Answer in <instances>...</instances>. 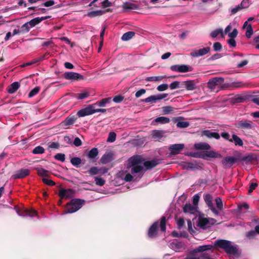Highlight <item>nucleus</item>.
<instances>
[{
  "instance_id": "nucleus-1",
  "label": "nucleus",
  "mask_w": 259,
  "mask_h": 259,
  "mask_svg": "<svg viewBox=\"0 0 259 259\" xmlns=\"http://www.w3.org/2000/svg\"><path fill=\"white\" fill-rule=\"evenodd\" d=\"M157 164L156 160L145 161L140 155H134L127 160V167H131L132 174L135 176H138L139 178L143 176L144 167L147 169H151Z\"/></svg>"
},
{
  "instance_id": "nucleus-2",
  "label": "nucleus",
  "mask_w": 259,
  "mask_h": 259,
  "mask_svg": "<svg viewBox=\"0 0 259 259\" xmlns=\"http://www.w3.org/2000/svg\"><path fill=\"white\" fill-rule=\"evenodd\" d=\"M214 245L223 249L228 254L235 257L239 255V252L236 245L232 242L226 240H217Z\"/></svg>"
},
{
  "instance_id": "nucleus-3",
  "label": "nucleus",
  "mask_w": 259,
  "mask_h": 259,
  "mask_svg": "<svg viewBox=\"0 0 259 259\" xmlns=\"http://www.w3.org/2000/svg\"><path fill=\"white\" fill-rule=\"evenodd\" d=\"M84 201L79 199H73L68 203L63 214L71 213L79 210L84 204Z\"/></svg>"
},
{
  "instance_id": "nucleus-4",
  "label": "nucleus",
  "mask_w": 259,
  "mask_h": 259,
  "mask_svg": "<svg viewBox=\"0 0 259 259\" xmlns=\"http://www.w3.org/2000/svg\"><path fill=\"white\" fill-rule=\"evenodd\" d=\"M216 222V220L212 218L205 217L204 215L199 216L197 225L202 229L206 230L210 228Z\"/></svg>"
},
{
  "instance_id": "nucleus-5",
  "label": "nucleus",
  "mask_w": 259,
  "mask_h": 259,
  "mask_svg": "<svg viewBox=\"0 0 259 259\" xmlns=\"http://www.w3.org/2000/svg\"><path fill=\"white\" fill-rule=\"evenodd\" d=\"M126 169V170H122L119 171L117 174L116 178L120 179L126 182H131L134 178L136 180L140 179L138 176H135L132 174L131 167L128 168L127 166Z\"/></svg>"
},
{
  "instance_id": "nucleus-6",
  "label": "nucleus",
  "mask_w": 259,
  "mask_h": 259,
  "mask_svg": "<svg viewBox=\"0 0 259 259\" xmlns=\"http://www.w3.org/2000/svg\"><path fill=\"white\" fill-rule=\"evenodd\" d=\"M76 119L77 118L75 115H70L59 124V126L63 129H68L70 126L74 124Z\"/></svg>"
},
{
  "instance_id": "nucleus-7",
  "label": "nucleus",
  "mask_w": 259,
  "mask_h": 259,
  "mask_svg": "<svg viewBox=\"0 0 259 259\" xmlns=\"http://www.w3.org/2000/svg\"><path fill=\"white\" fill-rule=\"evenodd\" d=\"M170 69L175 72L186 73L193 70V68L188 65H174L170 66Z\"/></svg>"
},
{
  "instance_id": "nucleus-8",
  "label": "nucleus",
  "mask_w": 259,
  "mask_h": 259,
  "mask_svg": "<svg viewBox=\"0 0 259 259\" xmlns=\"http://www.w3.org/2000/svg\"><path fill=\"white\" fill-rule=\"evenodd\" d=\"M96 104L89 105L87 107L79 110L77 115L78 117H81L93 114L95 113L94 108Z\"/></svg>"
},
{
  "instance_id": "nucleus-9",
  "label": "nucleus",
  "mask_w": 259,
  "mask_h": 259,
  "mask_svg": "<svg viewBox=\"0 0 259 259\" xmlns=\"http://www.w3.org/2000/svg\"><path fill=\"white\" fill-rule=\"evenodd\" d=\"M168 246L176 252L182 251L185 248V244L183 243L176 239L173 240L169 242Z\"/></svg>"
},
{
  "instance_id": "nucleus-10",
  "label": "nucleus",
  "mask_w": 259,
  "mask_h": 259,
  "mask_svg": "<svg viewBox=\"0 0 259 259\" xmlns=\"http://www.w3.org/2000/svg\"><path fill=\"white\" fill-rule=\"evenodd\" d=\"M210 48L207 47L199 50L195 49L190 53V56L193 58H197L204 56L210 51Z\"/></svg>"
},
{
  "instance_id": "nucleus-11",
  "label": "nucleus",
  "mask_w": 259,
  "mask_h": 259,
  "mask_svg": "<svg viewBox=\"0 0 259 259\" xmlns=\"http://www.w3.org/2000/svg\"><path fill=\"white\" fill-rule=\"evenodd\" d=\"M194 157H200L206 160H208V158H218L221 157V155L213 151H206L202 154H195L193 155Z\"/></svg>"
},
{
  "instance_id": "nucleus-12",
  "label": "nucleus",
  "mask_w": 259,
  "mask_h": 259,
  "mask_svg": "<svg viewBox=\"0 0 259 259\" xmlns=\"http://www.w3.org/2000/svg\"><path fill=\"white\" fill-rule=\"evenodd\" d=\"M74 191L72 189H62L59 192V196L62 199H69L73 197Z\"/></svg>"
},
{
  "instance_id": "nucleus-13",
  "label": "nucleus",
  "mask_w": 259,
  "mask_h": 259,
  "mask_svg": "<svg viewBox=\"0 0 259 259\" xmlns=\"http://www.w3.org/2000/svg\"><path fill=\"white\" fill-rule=\"evenodd\" d=\"M224 79L223 77H213L208 81L207 83L208 87L211 90H213L215 86L221 85L224 82Z\"/></svg>"
},
{
  "instance_id": "nucleus-14",
  "label": "nucleus",
  "mask_w": 259,
  "mask_h": 259,
  "mask_svg": "<svg viewBox=\"0 0 259 259\" xmlns=\"http://www.w3.org/2000/svg\"><path fill=\"white\" fill-rule=\"evenodd\" d=\"M198 207L193 206L191 203H186L183 207V211L190 215H195L198 211Z\"/></svg>"
},
{
  "instance_id": "nucleus-15",
  "label": "nucleus",
  "mask_w": 259,
  "mask_h": 259,
  "mask_svg": "<svg viewBox=\"0 0 259 259\" xmlns=\"http://www.w3.org/2000/svg\"><path fill=\"white\" fill-rule=\"evenodd\" d=\"M30 171L28 169L22 168L16 171L12 176V178L14 179H22L29 175Z\"/></svg>"
},
{
  "instance_id": "nucleus-16",
  "label": "nucleus",
  "mask_w": 259,
  "mask_h": 259,
  "mask_svg": "<svg viewBox=\"0 0 259 259\" xmlns=\"http://www.w3.org/2000/svg\"><path fill=\"white\" fill-rule=\"evenodd\" d=\"M17 214L21 217H34L37 215V212L33 209H25L22 211L17 210Z\"/></svg>"
},
{
  "instance_id": "nucleus-17",
  "label": "nucleus",
  "mask_w": 259,
  "mask_h": 259,
  "mask_svg": "<svg viewBox=\"0 0 259 259\" xmlns=\"http://www.w3.org/2000/svg\"><path fill=\"white\" fill-rule=\"evenodd\" d=\"M167 96V94L152 95L146 98L143 101L146 103L155 102L156 101L162 100Z\"/></svg>"
},
{
  "instance_id": "nucleus-18",
  "label": "nucleus",
  "mask_w": 259,
  "mask_h": 259,
  "mask_svg": "<svg viewBox=\"0 0 259 259\" xmlns=\"http://www.w3.org/2000/svg\"><path fill=\"white\" fill-rule=\"evenodd\" d=\"M108 171V169L105 167L99 168L97 166H94L90 168L89 172L91 175H104L107 173Z\"/></svg>"
},
{
  "instance_id": "nucleus-19",
  "label": "nucleus",
  "mask_w": 259,
  "mask_h": 259,
  "mask_svg": "<svg viewBox=\"0 0 259 259\" xmlns=\"http://www.w3.org/2000/svg\"><path fill=\"white\" fill-rule=\"evenodd\" d=\"M64 77L67 79L71 80H82L84 78L82 75L74 72H65L64 73Z\"/></svg>"
},
{
  "instance_id": "nucleus-20",
  "label": "nucleus",
  "mask_w": 259,
  "mask_h": 259,
  "mask_svg": "<svg viewBox=\"0 0 259 259\" xmlns=\"http://www.w3.org/2000/svg\"><path fill=\"white\" fill-rule=\"evenodd\" d=\"M237 161L238 159L235 157L228 156L225 157L222 162L225 167L230 168Z\"/></svg>"
},
{
  "instance_id": "nucleus-21",
  "label": "nucleus",
  "mask_w": 259,
  "mask_h": 259,
  "mask_svg": "<svg viewBox=\"0 0 259 259\" xmlns=\"http://www.w3.org/2000/svg\"><path fill=\"white\" fill-rule=\"evenodd\" d=\"M184 148V145L183 144H176L170 145L169 150L171 154H178L180 153Z\"/></svg>"
},
{
  "instance_id": "nucleus-22",
  "label": "nucleus",
  "mask_w": 259,
  "mask_h": 259,
  "mask_svg": "<svg viewBox=\"0 0 259 259\" xmlns=\"http://www.w3.org/2000/svg\"><path fill=\"white\" fill-rule=\"evenodd\" d=\"M238 34V30L234 28L233 31L228 33V36L231 38L228 40V43L231 47L234 48L236 46V41L234 39Z\"/></svg>"
},
{
  "instance_id": "nucleus-23",
  "label": "nucleus",
  "mask_w": 259,
  "mask_h": 259,
  "mask_svg": "<svg viewBox=\"0 0 259 259\" xmlns=\"http://www.w3.org/2000/svg\"><path fill=\"white\" fill-rule=\"evenodd\" d=\"M252 122L250 121L241 120L236 124L238 128L243 129H250L252 127Z\"/></svg>"
},
{
  "instance_id": "nucleus-24",
  "label": "nucleus",
  "mask_w": 259,
  "mask_h": 259,
  "mask_svg": "<svg viewBox=\"0 0 259 259\" xmlns=\"http://www.w3.org/2000/svg\"><path fill=\"white\" fill-rule=\"evenodd\" d=\"M122 8L124 10L130 11L139 10L140 9V6L134 3L127 2L123 4Z\"/></svg>"
},
{
  "instance_id": "nucleus-25",
  "label": "nucleus",
  "mask_w": 259,
  "mask_h": 259,
  "mask_svg": "<svg viewBox=\"0 0 259 259\" xmlns=\"http://www.w3.org/2000/svg\"><path fill=\"white\" fill-rule=\"evenodd\" d=\"M50 16H47L45 17H36L29 22H27L29 24L31 28L34 27L35 25H37L39 23H40L42 21L45 20L47 19L50 18Z\"/></svg>"
},
{
  "instance_id": "nucleus-26",
  "label": "nucleus",
  "mask_w": 259,
  "mask_h": 259,
  "mask_svg": "<svg viewBox=\"0 0 259 259\" xmlns=\"http://www.w3.org/2000/svg\"><path fill=\"white\" fill-rule=\"evenodd\" d=\"M158 225V222H156L151 226L148 233L150 238H153L156 236Z\"/></svg>"
},
{
  "instance_id": "nucleus-27",
  "label": "nucleus",
  "mask_w": 259,
  "mask_h": 259,
  "mask_svg": "<svg viewBox=\"0 0 259 259\" xmlns=\"http://www.w3.org/2000/svg\"><path fill=\"white\" fill-rule=\"evenodd\" d=\"M243 28L246 29L245 35L246 37L250 38L253 34V29L251 24H249L248 21H245L243 24Z\"/></svg>"
},
{
  "instance_id": "nucleus-28",
  "label": "nucleus",
  "mask_w": 259,
  "mask_h": 259,
  "mask_svg": "<svg viewBox=\"0 0 259 259\" xmlns=\"http://www.w3.org/2000/svg\"><path fill=\"white\" fill-rule=\"evenodd\" d=\"M113 154L111 152H106L101 158L100 161L102 164H106L112 161Z\"/></svg>"
},
{
  "instance_id": "nucleus-29",
  "label": "nucleus",
  "mask_w": 259,
  "mask_h": 259,
  "mask_svg": "<svg viewBox=\"0 0 259 259\" xmlns=\"http://www.w3.org/2000/svg\"><path fill=\"white\" fill-rule=\"evenodd\" d=\"M98 153L99 151L98 149L97 148H93L88 153L87 156L93 162H95Z\"/></svg>"
},
{
  "instance_id": "nucleus-30",
  "label": "nucleus",
  "mask_w": 259,
  "mask_h": 259,
  "mask_svg": "<svg viewBox=\"0 0 259 259\" xmlns=\"http://www.w3.org/2000/svg\"><path fill=\"white\" fill-rule=\"evenodd\" d=\"M203 135L205 136L208 138H214L217 140L220 138V136L218 133L212 132L209 130H206L204 131Z\"/></svg>"
},
{
  "instance_id": "nucleus-31",
  "label": "nucleus",
  "mask_w": 259,
  "mask_h": 259,
  "mask_svg": "<svg viewBox=\"0 0 259 259\" xmlns=\"http://www.w3.org/2000/svg\"><path fill=\"white\" fill-rule=\"evenodd\" d=\"M20 87V83L18 82L12 83L8 89V92L9 94L14 93Z\"/></svg>"
},
{
  "instance_id": "nucleus-32",
  "label": "nucleus",
  "mask_w": 259,
  "mask_h": 259,
  "mask_svg": "<svg viewBox=\"0 0 259 259\" xmlns=\"http://www.w3.org/2000/svg\"><path fill=\"white\" fill-rule=\"evenodd\" d=\"M184 169L187 170H194L197 168V165L193 162H185L182 164Z\"/></svg>"
},
{
  "instance_id": "nucleus-33",
  "label": "nucleus",
  "mask_w": 259,
  "mask_h": 259,
  "mask_svg": "<svg viewBox=\"0 0 259 259\" xmlns=\"http://www.w3.org/2000/svg\"><path fill=\"white\" fill-rule=\"evenodd\" d=\"M163 134L164 132L162 131L155 130L152 133V137L154 139L159 140L163 136Z\"/></svg>"
},
{
  "instance_id": "nucleus-34",
  "label": "nucleus",
  "mask_w": 259,
  "mask_h": 259,
  "mask_svg": "<svg viewBox=\"0 0 259 259\" xmlns=\"http://www.w3.org/2000/svg\"><path fill=\"white\" fill-rule=\"evenodd\" d=\"M213 248V246L211 245H201L194 249V252H200L205 250H210Z\"/></svg>"
},
{
  "instance_id": "nucleus-35",
  "label": "nucleus",
  "mask_w": 259,
  "mask_h": 259,
  "mask_svg": "<svg viewBox=\"0 0 259 259\" xmlns=\"http://www.w3.org/2000/svg\"><path fill=\"white\" fill-rule=\"evenodd\" d=\"M194 147L198 150H208L210 149V146L206 143H199L194 145Z\"/></svg>"
},
{
  "instance_id": "nucleus-36",
  "label": "nucleus",
  "mask_w": 259,
  "mask_h": 259,
  "mask_svg": "<svg viewBox=\"0 0 259 259\" xmlns=\"http://www.w3.org/2000/svg\"><path fill=\"white\" fill-rule=\"evenodd\" d=\"M219 34H221L222 37H224V35L223 34V29L222 28H218L213 31H212L210 35L212 38L216 37Z\"/></svg>"
},
{
  "instance_id": "nucleus-37",
  "label": "nucleus",
  "mask_w": 259,
  "mask_h": 259,
  "mask_svg": "<svg viewBox=\"0 0 259 259\" xmlns=\"http://www.w3.org/2000/svg\"><path fill=\"white\" fill-rule=\"evenodd\" d=\"M185 87L187 90L192 91L196 89V84L193 80L185 82Z\"/></svg>"
},
{
  "instance_id": "nucleus-38",
  "label": "nucleus",
  "mask_w": 259,
  "mask_h": 259,
  "mask_svg": "<svg viewBox=\"0 0 259 259\" xmlns=\"http://www.w3.org/2000/svg\"><path fill=\"white\" fill-rule=\"evenodd\" d=\"M154 121L161 124H165L169 122L170 119L166 117L160 116L155 119Z\"/></svg>"
},
{
  "instance_id": "nucleus-39",
  "label": "nucleus",
  "mask_w": 259,
  "mask_h": 259,
  "mask_svg": "<svg viewBox=\"0 0 259 259\" xmlns=\"http://www.w3.org/2000/svg\"><path fill=\"white\" fill-rule=\"evenodd\" d=\"M232 142H234L235 145H238L239 146H242L243 145V142L242 140L237 135L233 134L232 135Z\"/></svg>"
},
{
  "instance_id": "nucleus-40",
  "label": "nucleus",
  "mask_w": 259,
  "mask_h": 259,
  "mask_svg": "<svg viewBox=\"0 0 259 259\" xmlns=\"http://www.w3.org/2000/svg\"><path fill=\"white\" fill-rule=\"evenodd\" d=\"M135 32L133 31H128L123 34L121 37V39L124 41H127L131 39L134 35Z\"/></svg>"
},
{
  "instance_id": "nucleus-41",
  "label": "nucleus",
  "mask_w": 259,
  "mask_h": 259,
  "mask_svg": "<svg viewBox=\"0 0 259 259\" xmlns=\"http://www.w3.org/2000/svg\"><path fill=\"white\" fill-rule=\"evenodd\" d=\"M111 101V98H107L103 99L101 101L97 102L95 104L99 107H104L106 106V105L110 102Z\"/></svg>"
},
{
  "instance_id": "nucleus-42",
  "label": "nucleus",
  "mask_w": 259,
  "mask_h": 259,
  "mask_svg": "<svg viewBox=\"0 0 259 259\" xmlns=\"http://www.w3.org/2000/svg\"><path fill=\"white\" fill-rule=\"evenodd\" d=\"M207 205L209 207V208L212 211V212L214 213L215 215L219 216L220 215V213L219 210H218L213 206V203L212 202V200L210 201L207 202L206 203Z\"/></svg>"
},
{
  "instance_id": "nucleus-43",
  "label": "nucleus",
  "mask_w": 259,
  "mask_h": 259,
  "mask_svg": "<svg viewBox=\"0 0 259 259\" xmlns=\"http://www.w3.org/2000/svg\"><path fill=\"white\" fill-rule=\"evenodd\" d=\"M165 77V76H150L146 78L147 81H159Z\"/></svg>"
},
{
  "instance_id": "nucleus-44",
  "label": "nucleus",
  "mask_w": 259,
  "mask_h": 259,
  "mask_svg": "<svg viewBox=\"0 0 259 259\" xmlns=\"http://www.w3.org/2000/svg\"><path fill=\"white\" fill-rule=\"evenodd\" d=\"M89 96V93L87 91H84L76 94V97L78 100H83Z\"/></svg>"
},
{
  "instance_id": "nucleus-45",
  "label": "nucleus",
  "mask_w": 259,
  "mask_h": 259,
  "mask_svg": "<svg viewBox=\"0 0 259 259\" xmlns=\"http://www.w3.org/2000/svg\"><path fill=\"white\" fill-rule=\"evenodd\" d=\"M44 152L45 149L40 146H36L32 150V153L34 154H40Z\"/></svg>"
},
{
  "instance_id": "nucleus-46",
  "label": "nucleus",
  "mask_w": 259,
  "mask_h": 259,
  "mask_svg": "<svg viewBox=\"0 0 259 259\" xmlns=\"http://www.w3.org/2000/svg\"><path fill=\"white\" fill-rule=\"evenodd\" d=\"M164 114H168L174 110V108L170 106H164L162 108Z\"/></svg>"
},
{
  "instance_id": "nucleus-47",
  "label": "nucleus",
  "mask_w": 259,
  "mask_h": 259,
  "mask_svg": "<svg viewBox=\"0 0 259 259\" xmlns=\"http://www.w3.org/2000/svg\"><path fill=\"white\" fill-rule=\"evenodd\" d=\"M95 183L97 186H103L105 184V180L100 177H95Z\"/></svg>"
},
{
  "instance_id": "nucleus-48",
  "label": "nucleus",
  "mask_w": 259,
  "mask_h": 259,
  "mask_svg": "<svg viewBox=\"0 0 259 259\" xmlns=\"http://www.w3.org/2000/svg\"><path fill=\"white\" fill-rule=\"evenodd\" d=\"M70 162L71 164L77 167L81 162V159L79 157H73L71 159Z\"/></svg>"
},
{
  "instance_id": "nucleus-49",
  "label": "nucleus",
  "mask_w": 259,
  "mask_h": 259,
  "mask_svg": "<svg viewBox=\"0 0 259 259\" xmlns=\"http://www.w3.org/2000/svg\"><path fill=\"white\" fill-rule=\"evenodd\" d=\"M30 28L31 27L30 26L28 22H26L21 27V33L28 32L30 30Z\"/></svg>"
},
{
  "instance_id": "nucleus-50",
  "label": "nucleus",
  "mask_w": 259,
  "mask_h": 259,
  "mask_svg": "<svg viewBox=\"0 0 259 259\" xmlns=\"http://www.w3.org/2000/svg\"><path fill=\"white\" fill-rule=\"evenodd\" d=\"M49 171L45 169L44 168H40L38 169L37 174L38 175L45 178L49 175Z\"/></svg>"
},
{
  "instance_id": "nucleus-51",
  "label": "nucleus",
  "mask_w": 259,
  "mask_h": 259,
  "mask_svg": "<svg viewBox=\"0 0 259 259\" xmlns=\"http://www.w3.org/2000/svg\"><path fill=\"white\" fill-rule=\"evenodd\" d=\"M215 203L218 209L222 210L223 208V204L222 199L220 197H217L215 199Z\"/></svg>"
},
{
  "instance_id": "nucleus-52",
  "label": "nucleus",
  "mask_w": 259,
  "mask_h": 259,
  "mask_svg": "<svg viewBox=\"0 0 259 259\" xmlns=\"http://www.w3.org/2000/svg\"><path fill=\"white\" fill-rule=\"evenodd\" d=\"M54 158L58 161L64 162L65 160V155L63 153H57L54 156Z\"/></svg>"
},
{
  "instance_id": "nucleus-53",
  "label": "nucleus",
  "mask_w": 259,
  "mask_h": 259,
  "mask_svg": "<svg viewBox=\"0 0 259 259\" xmlns=\"http://www.w3.org/2000/svg\"><path fill=\"white\" fill-rule=\"evenodd\" d=\"M40 88L38 87H35L33 89H32L29 93L28 97L29 98H31L35 95H36L39 91Z\"/></svg>"
},
{
  "instance_id": "nucleus-54",
  "label": "nucleus",
  "mask_w": 259,
  "mask_h": 259,
  "mask_svg": "<svg viewBox=\"0 0 259 259\" xmlns=\"http://www.w3.org/2000/svg\"><path fill=\"white\" fill-rule=\"evenodd\" d=\"M116 135L114 132H110L109 134L107 142H113L116 140Z\"/></svg>"
},
{
  "instance_id": "nucleus-55",
  "label": "nucleus",
  "mask_w": 259,
  "mask_h": 259,
  "mask_svg": "<svg viewBox=\"0 0 259 259\" xmlns=\"http://www.w3.org/2000/svg\"><path fill=\"white\" fill-rule=\"evenodd\" d=\"M165 223H166V218L165 217H162L161 218L160 227L161 230L163 232H164L166 229Z\"/></svg>"
},
{
  "instance_id": "nucleus-56",
  "label": "nucleus",
  "mask_w": 259,
  "mask_h": 259,
  "mask_svg": "<svg viewBox=\"0 0 259 259\" xmlns=\"http://www.w3.org/2000/svg\"><path fill=\"white\" fill-rule=\"evenodd\" d=\"M189 125V123L187 121H179L177 123V126L179 128H186Z\"/></svg>"
},
{
  "instance_id": "nucleus-57",
  "label": "nucleus",
  "mask_w": 259,
  "mask_h": 259,
  "mask_svg": "<svg viewBox=\"0 0 259 259\" xmlns=\"http://www.w3.org/2000/svg\"><path fill=\"white\" fill-rule=\"evenodd\" d=\"M200 199V196L198 194H195L193 197V206L198 207V202Z\"/></svg>"
},
{
  "instance_id": "nucleus-58",
  "label": "nucleus",
  "mask_w": 259,
  "mask_h": 259,
  "mask_svg": "<svg viewBox=\"0 0 259 259\" xmlns=\"http://www.w3.org/2000/svg\"><path fill=\"white\" fill-rule=\"evenodd\" d=\"M245 100V98L241 95H237L234 98V101L236 103L243 102Z\"/></svg>"
},
{
  "instance_id": "nucleus-59",
  "label": "nucleus",
  "mask_w": 259,
  "mask_h": 259,
  "mask_svg": "<svg viewBox=\"0 0 259 259\" xmlns=\"http://www.w3.org/2000/svg\"><path fill=\"white\" fill-rule=\"evenodd\" d=\"M239 5L242 9L247 8L249 6V0H243Z\"/></svg>"
},
{
  "instance_id": "nucleus-60",
  "label": "nucleus",
  "mask_w": 259,
  "mask_h": 259,
  "mask_svg": "<svg viewBox=\"0 0 259 259\" xmlns=\"http://www.w3.org/2000/svg\"><path fill=\"white\" fill-rule=\"evenodd\" d=\"M168 85L166 83H163L158 85L157 89L158 91L162 92L168 89Z\"/></svg>"
},
{
  "instance_id": "nucleus-61",
  "label": "nucleus",
  "mask_w": 259,
  "mask_h": 259,
  "mask_svg": "<svg viewBox=\"0 0 259 259\" xmlns=\"http://www.w3.org/2000/svg\"><path fill=\"white\" fill-rule=\"evenodd\" d=\"M124 99V97L121 95H117L115 96L113 99V101L117 103L121 102Z\"/></svg>"
},
{
  "instance_id": "nucleus-62",
  "label": "nucleus",
  "mask_w": 259,
  "mask_h": 259,
  "mask_svg": "<svg viewBox=\"0 0 259 259\" xmlns=\"http://www.w3.org/2000/svg\"><path fill=\"white\" fill-rule=\"evenodd\" d=\"M42 181L45 184L49 186H54L55 185V183L54 181L46 178H44Z\"/></svg>"
},
{
  "instance_id": "nucleus-63",
  "label": "nucleus",
  "mask_w": 259,
  "mask_h": 259,
  "mask_svg": "<svg viewBox=\"0 0 259 259\" xmlns=\"http://www.w3.org/2000/svg\"><path fill=\"white\" fill-rule=\"evenodd\" d=\"M213 48L215 51H220L222 50V47L221 43L216 42L214 43Z\"/></svg>"
},
{
  "instance_id": "nucleus-64",
  "label": "nucleus",
  "mask_w": 259,
  "mask_h": 259,
  "mask_svg": "<svg viewBox=\"0 0 259 259\" xmlns=\"http://www.w3.org/2000/svg\"><path fill=\"white\" fill-rule=\"evenodd\" d=\"M241 10H242V9L241 8L240 6L238 5L234 8H231L230 11L231 14H235Z\"/></svg>"
}]
</instances>
